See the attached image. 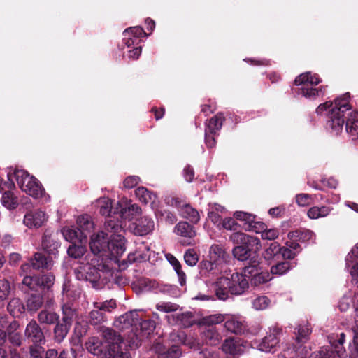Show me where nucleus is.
Instances as JSON below:
<instances>
[{"mask_svg": "<svg viewBox=\"0 0 358 358\" xmlns=\"http://www.w3.org/2000/svg\"><path fill=\"white\" fill-rule=\"evenodd\" d=\"M179 305L171 302L161 301L156 305V309L161 312L171 313L179 308Z\"/></svg>", "mask_w": 358, "mask_h": 358, "instance_id": "nucleus-56", "label": "nucleus"}, {"mask_svg": "<svg viewBox=\"0 0 358 358\" xmlns=\"http://www.w3.org/2000/svg\"><path fill=\"white\" fill-rule=\"evenodd\" d=\"M155 228L153 220L148 216H143L129 225L130 231L137 236H145L150 234Z\"/></svg>", "mask_w": 358, "mask_h": 358, "instance_id": "nucleus-11", "label": "nucleus"}, {"mask_svg": "<svg viewBox=\"0 0 358 358\" xmlns=\"http://www.w3.org/2000/svg\"><path fill=\"white\" fill-rule=\"evenodd\" d=\"M153 350L157 353V358H179L182 353L180 347L176 345H173L166 350L159 343L153 345Z\"/></svg>", "mask_w": 358, "mask_h": 358, "instance_id": "nucleus-16", "label": "nucleus"}, {"mask_svg": "<svg viewBox=\"0 0 358 358\" xmlns=\"http://www.w3.org/2000/svg\"><path fill=\"white\" fill-rule=\"evenodd\" d=\"M261 248L260 238L248 234V286L250 282L252 287H259L272 279L269 272L262 265Z\"/></svg>", "mask_w": 358, "mask_h": 358, "instance_id": "nucleus-3", "label": "nucleus"}, {"mask_svg": "<svg viewBox=\"0 0 358 358\" xmlns=\"http://www.w3.org/2000/svg\"><path fill=\"white\" fill-rule=\"evenodd\" d=\"M139 325L143 336H148L155 330L156 323L152 319H145L139 323Z\"/></svg>", "mask_w": 358, "mask_h": 358, "instance_id": "nucleus-52", "label": "nucleus"}, {"mask_svg": "<svg viewBox=\"0 0 358 358\" xmlns=\"http://www.w3.org/2000/svg\"><path fill=\"white\" fill-rule=\"evenodd\" d=\"M99 213L103 216H106L108 219L117 220L119 219V208L114 209L112 206V200L107 199L104 201V203L100 206Z\"/></svg>", "mask_w": 358, "mask_h": 358, "instance_id": "nucleus-26", "label": "nucleus"}, {"mask_svg": "<svg viewBox=\"0 0 358 358\" xmlns=\"http://www.w3.org/2000/svg\"><path fill=\"white\" fill-rule=\"evenodd\" d=\"M61 310L62 318L60 320L72 326L73 320L78 315L77 310L69 303H63L61 306Z\"/></svg>", "mask_w": 358, "mask_h": 358, "instance_id": "nucleus-29", "label": "nucleus"}, {"mask_svg": "<svg viewBox=\"0 0 358 358\" xmlns=\"http://www.w3.org/2000/svg\"><path fill=\"white\" fill-rule=\"evenodd\" d=\"M332 208L322 206H313L310 208L308 212L307 215L310 219H318L327 216L331 211Z\"/></svg>", "mask_w": 358, "mask_h": 358, "instance_id": "nucleus-43", "label": "nucleus"}, {"mask_svg": "<svg viewBox=\"0 0 358 358\" xmlns=\"http://www.w3.org/2000/svg\"><path fill=\"white\" fill-rule=\"evenodd\" d=\"M225 117L222 113H218L205 122V131L210 134H219Z\"/></svg>", "mask_w": 358, "mask_h": 358, "instance_id": "nucleus-19", "label": "nucleus"}, {"mask_svg": "<svg viewBox=\"0 0 358 358\" xmlns=\"http://www.w3.org/2000/svg\"><path fill=\"white\" fill-rule=\"evenodd\" d=\"M19 322L16 320L10 321L6 316L0 317V330L7 334L14 328H19Z\"/></svg>", "mask_w": 358, "mask_h": 358, "instance_id": "nucleus-51", "label": "nucleus"}, {"mask_svg": "<svg viewBox=\"0 0 358 358\" xmlns=\"http://www.w3.org/2000/svg\"><path fill=\"white\" fill-rule=\"evenodd\" d=\"M22 191L26 192L27 194L35 199H38L42 196L44 192V189L41 183L34 178L31 182L27 185V186H24Z\"/></svg>", "mask_w": 358, "mask_h": 358, "instance_id": "nucleus-25", "label": "nucleus"}, {"mask_svg": "<svg viewBox=\"0 0 358 358\" xmlns=\"http://www.w3.org/2000/svg\"><path fill=\"white\" fill-rule=\"evenodd\" d=\"M292 268L291 263L288 261L279 262L271 267L270 275H282Z\"/></svg>", "mask_w": 358, "mask_h": 358, "instance_id": "nucleus-46", "label": "nucleus"}, {"mask_svg": "<svg viewBox=\"0 0 358 358\" xmlns=\"http://www.w3.org/2000/svg\"><path fill=\"white\" fill-rule=\"evenodd\" d=\"M55 275L46 273L38 275H26L22 280V286L27 287L32 292L26 296V309L30 313L38 311L44 303L45 290H50L55 283Z\"/></svg>", "mask_w": 358, "mask_h": 358, "instance_id": "nucleus-2", "label": "nucleus"}, {"mask_svg": "<svg viewBox=\"0 0 358 358\" xmlns=\"http://www.w3.org/2000/svg\"><path fill=\"white\" fill-rule=\"evenodd\" d=\"M77 228L83 235L86 236L87 240L88 234L94 228V222L89 215L85 214L80 215L76 220Z\"/></svg>", "mask_w": 358, "mask_h": 358, "instance_id": "nucleus-23", "label": "nucleus"}, {"mask_svg": "<svg viewBox=\"0 0 358 358\" xmlns=\"http://www.w3.org/2000/svg\"><path fill=\"white\" fill-rule=\"evenodd\" d=\"M124 231L122 220L108 219L105 221L104 231L91 237L90 247L94 255H121L125 250L124 247Z\"/></svg>", "mask_w": 358, "mask_h": 358, "instance_id": "nucleus-1", "label": "nucleus"}, {"mask_svg": "<svg viewBox=\"0 0 358 358\" xmlns=\"http://www.w3.org/2000/svg\"><path fill=\"white\" fill-rule=\"evenodd\" d=\"M270 303L269 299L266 296H260L257 297L252 301V307L257 310L266 308Z\"/></svg>", "mask_w": 358, "mask_h": 358, "instance_id": "nucleus-58", "label": "nucleus"}, {"mask_svg": "<svg viewBox=\"0 0 358 358\" xmlns=\"http://www.w3.org/2000/svg\"><path fill=\"white\" fill-rule=\"evenodd\" d=\"M205 341L210 345H216L220 343V335L214 326L208 325L203 331Z\"/></svg>", "mask_w": 358, "mask_h": 358, "instance_id": "nucleus-36", "label": "nucleus"}, {"mask_svg": "<svg viewBox=\"0 0 358 358\" xmlns=\"http://www.w3.org/2000/svg\"><path fill=\"white\" fill-rule=\"evenodd\" d=\"M175 231L178 235L187 238L182 243L183 245H191L196 234L194 227L185 221L178 222L175 227Z\"/></svg>", "mask_w": 358, "mask_h": 358, "instance_id": "nucleus-13", "label": "nucleus"}, {"mask_svg": "<svg viewBox=\"0 0 358 358\" xmlns=\"http://www.w3.org/2000/svg\"><path fill=\"white\" fill-rule=\"evenodd\" d=\"M317 74H312L311 72H306L298 76L294 80L296 85H305L310 84L311 85H317L321 82Z\"/></svg>", "mask_w": 358, "mask_h": 358, "instance_id": "nucleus-27", "label": "nucleus"}, {"mask_svg": "<svg viewBox=\"0 0 358 358\" xmlns=\"http://www.w3.org/2000/svg\"><path fill=\"white\" fill-rule=\"evenodd\" d=\"M172 338L174 340L176 337L178 338V341L185 345H187L189 348L197 350L199 349V343L194 340L192 338H188L184 332L171 334Z\"/></svg>", "mask_w": 358, "mask_h": 358, "instance_id": "nucleus-48", "label": "nucleus"}, {"mask_svg": "<svg viewBox=\"0 0 358 358\" xmlns=\"http://www.w3.org/2000/svg\"><path fill=\"white\" fill-rule=\"evenodd\" d=\"M230 240L237 245H246V234L241 231L234 232L230 236Z\"/></svg>", "mask_w": 358, "mask_h": 358, "instance_id": "nucleus-64", "label": "nucleus"}, {"mask_svg": "<svg viewBox=\"0 0 358 358\" xmlns=\"http://www.w3.org/2000/svg\"><path fill=\"white\" fill-rule=\"evenodd\" d=\"M246 266L242 268L241 273L232 274L231 278L220 277L211 284L217 299L226 301L230 295H240L246 288Z\"/></svg>", "mask_w": 358, "mask_h": 358, "instance_id": "nucleus-5", "label": "nucleus"}, {"mask_svg": "<svg viewBox=\"0 0 358 358\" xmlns=\"http://www.w3.org/2000/svg\"><path fill=\"white\" fill-rule=\"evenodd\" d=\"M52 265V257H47L41 252H36L28 263L21 266L20 269L24 273H28L31 268L37 271H49Z\"/></svg>", "mask_w": 358, "mask_h": 358, "instance_id": "nucleus-8", "label": "nucleus"}, {"mask_svg": "<svg viewBox=\"0 0 358 358\" xmlns=\"http://www.w3.org/2000/svg\"><path fill=\"white\" fill-rule=\"evenodd\" d=\"M45 214L38 210H31L26 213L24 217V224L29 228H38L45 221Z\"/></svg>", "mask_w": 358, "mask_h": 358, "instance_id": "nucleus-14", "label": "nucleus"}, {"mask_svg": "<svg viewBox=\"0 0 358 358\" xmlns=\"http://www.w3.org/2000/svg\"><path fill=\"white\" fill-rule=\"evenodd\" d=\"M222 350L232 355H243L245 351L244 341L239 338L226 339L222 345Z\"/></svg>", "mask_w": 358, "mask_h": 358, "instance_id": "nucleus-15", "label": "nucleus"}, {"mask_svg": "<svg viewBox=\"0 0 358 358\" xmlns=\"http://www.w3.org/2000/svg\"><path fill=\"white\" fill-rule=\"evenodd\" d=\"M281 250L282 247L280 245L278 242L273 241L265 249L263 253L264 258L266 260L279 259Z\"/></svg>", "mask_w": 358, "mask_h": 358, "instance_id": "nucleus-38", "label": "nucleus"}, {"mask_svg": "<svg viewBox=\"0 0 358 358\" xmlns=\"http://www.w3.org/2000/svg\"><path fill=\"white\" fill-rule=\"evenodd\" d=\"M350 93H345L342 97L337 98L334 101V106L328 111L329 120L327 122V128L337 135L342 131L345 122V113L351 112L349 104Z\"/></svg>", "mask_w": 358, "mask_h": 358, "instance_id": "nucleus-6", "label": "nucleus"}, {"mask_svg": "<svg viewBox=\"0 0 358 358\" xmlns=\"http://www.w3.org/2000/svg\"><path fill=\"white\" fill-rule=\"evenodd\" d=\"M86 348L90 353L94 355H99L103 352V344L99 338L96 337H92L89 339L86 343Z\"/></svg>", "mask_w": 358, "mask_h": 358, "instance_id": "nucleus-45", "label": "nucleus"}, {"mask_svg": "<svg viewBox=\"0 0 358 358\" xmlns=\"http://www.w3.org/2000/svg\"><path fill=\"white\" fill-rule=\"evenodd\" d=\"M13 177L15 178L17 183L21 190L24 186L29 185V182L35 178L24 170L15 169L13 171Z\"/></svg>", "mask_w": 358, "mask_h": 358, "instance_id": "nucleus-33", "label": "nucleus"}, {"mask_svg": "<svg viewBox=\"0 0 358 358\" xmlns=\"http://www.w3.org/2000/svg\"><path fill=\"white\" fill-rule=\"evenodd\" d=\"M18 328L11 329L7 334V338L13 346L20 347L22 345V337L20 333L17 331Z\"/></svg>", "mask_w": 358, "mask_h": 358, "instance_id": "nucleus-55", "label": "nucleus"}, {"mask_svg": "<svg viewBox=\"0 0 358 358\" xmlns=\"http://www.w3.org/2000/svg\"><path fill=\"white\" fill-rule=\"evenodd\" d=\"M110 267L103 259H92L90 262L82 264L75 270L78 280L90 283L95 289H101L106 283V275L110 273Z\"/></svg>", "mask_w": 358, "mask_h": 358, "instance_id": "nucleus-4", "label": "nucleus"}, {"mask_svg": "<svg viewBox=\"0 0 358 358\" xmlns=\"http://www.w3.org/2000/svg\"><path fill=\"white\" fill-rule=\"evenodd\" d=\"M345 334L341 333L340 335L331 334L328 337L331 347H333L336 351L342 352L343 344L345 342Z\"/></svg>", "mask_w": 358, "mask_h": 358, "instance_id": "nucleus-49", "label": "nucleus"}, {"mask_svg": "<svg viewBox=\"0 0 358 358\" xmlns=\"http://www.w3.org/2000/svg\"><path fill=\"white\" fill-rule=\"evenodd\" d=\"M222 229L226 230L234 231V232L245 229V226L236 219L232 217H225L223 219Z\"/></svg>", "mask_w": 358, "mask_h": 358, "instance_id": "nucleus-47", "label": "nucleus"}, {"mask_svg": "<svg viewBox=\"0 0 358 358\" xmlns=\"http://www.w3.org/2000/svg\"><path fill=\"white\" fill-rule=\"evenodd\" d=\"M106 320L105 314L99 308L92 310L89 313L88 321L92 325H98Z\"/></svg>", "mask_w": 358, "mask_h": 358, "instance_id": "nucleus-50", "label": "nucleus"}, {"mask_svg": "<svg viewBox=\"0 0 358 358\" xmlns=\"http://www.w3.org/2000/svg\"><path fill=\"white\" fill-rule=\"evenodd\" d=\"M215 262L213 260H202L199 263V273L202 278H209L210 274L214 275L215 269Z\"/></svg>", "mask_w": 358, "mask_h": 358, "instance_id": "nucleus-44", "label": "nucleus"}, {"mask_svg": "<svg viewBox=\"0 0 358 358\" xmlns=\"http://www.w3.org/2000/svg\"><path fill=\"white\" fill-rule=\"evenodd\" d=\"M141 212V209L137 204H129L124 208L120 206L119 217L124 220H131L134 215L140 214Z\"/></svg>", "mask_w": 358, "mask_h": 358, "instance_id": "nucleus-37", "label": "nucleus"}, {"mask_svg": "<svg viewBox=\"0 0 358 358\" xmlns=\"http://www.w3.org/2000/svg\"><path fill=\"white\" fill-rule=\"evenodd\" d=\"M64 238L71 243H87L86 236L80 234L77 227H64L62 229Z\"/></svg>", "mask_w": 358, "mask_h": 358, "instance_id": "nucleus-21", "label": "nucleus"}, {"mask_svg": "<svg viewBox=\"0 0 358 358\" xmlns=\"http://www.w3.org/2000/svg\"><path fill=\"white\" fill-rule=\"evenodd\" d=\"M317 358H338L341 357V352L336 351L335 349L322 348L319 354L317 355Z\"/></svg>", "mask_w": 358, "mask_h": 358, "instance_id": "nucleus-63", "label": "nucleus"}, {"mask_svg": "<svg viewBox=\"0 0 358 358\" xmlns=\"http://www.w3.org/2000/svg\"><path fill=\"white\" fill-rule=\"evenodd\" d=\"M59 317L56 312L43 310L38 313L37 319L40 324L52 325L58 321Z\"/></svg>", "mask_w": 358, "mask_h": 358, "instance_id": "nucleus-32", "label": "nucleus"}, {"mask_svg": "<svg viewBox=\"0 0 358 358\" xmlns=\"http://www.w3.org/2000/svg\"><path fill=\"white\" fill-rule=\"evenodd\" d=\"M232 253L234 257L238 261H246V245H241L235 246L232 250Z\"/></svg>", "mask_w": 358, "mask_h": 358, "instance_id": "nucleus-62", "label": "nucleus"}, {"mask_svg": "<svg viewBox=\"0 0 358 358\" xmlns=\"http://www.w3.org/2000/svg\"><path fill=\"white\" fill-rule=\"evenodd\" d=\"M180 215L193 224H197L200 220V215L198 210L189 203L183 207L181 210Z\"/></svg>", "mask_w": 358, "mask_h": 358, "instance_id": "nucleus-42", "label": "nucleus"}, {"mask_svg": "<svg viewBox=\"0 0 358 358\" xmlns=\"http://www.w3.org/2000/svg\"><path fill=\"white\" fill-rule=\"evenodd\" d=\"M256 215L248 213V231L263 234L267 227L263 222L256 220Z\"/></svg>", "mask_w": 358, "mask_h": 358, "instance_id": "nucleus-34", "label": "nucleus"}, {"mask_svg": "<svg viewBox=\"0 0 358 358\" xmlns=\"http://www.w3.org/2000/svg\"><path fill=\"white\" fill-rule=\"evenodd\" d=\"M313 233L309 230H296L290 231L288 234V237L290 239L299 240V241H306L312 238Z\"/></svg>", "mask_w": 358, "mask_h": 358, "instance_id": "nucleus-53", "label": "nucleus"}, {"mask_svg": "<svg viewBox=\"0 0 358 358\" xmlns=\"http://www.w3.org/2000/svg\"><path fill=\"white\" fill-rule=\"evenodd\" d=\"M225 329L231 333L236 334H241L244 332V325L238 320L234 317H229L224 322Z\"/></svg>", "mask_w": 358, "mask_h": 358, "instance_id": "nucleus-41", "label": "nucleus"}, {"mask_svg": "<svg viewBox=\"0 0 358 358\" xmlns=\"http://www.w3.org/2000/svg\"><path fill=\"white\" fill-rule=\"evenodd\" d=\"M60 243L51 234H44L42 239V248L49 255L48 257H56L59 252Z\"/></svg>", "mask_w": 358, "mask_h": 358, "instance_id": "nucleus-20", "label": "nucleus"}, {"mask_svg": "<svg viewBox=\"0 0 358 358\" xmlns=\"http://www.w3.org/2000/svg\"><path fill=\"white\" fill-rule=\"evenodd\" d=\"M45 358H71V353L63 350L58 354L55 349H49L45 352Z\"/></svg>", "mask_w": 358, "mask_h": 358, "instance_id": "nucleus-59", "label": "nucleus"}, {"mask_svg": "<svg viewBox=\"0 0 358 358\" xmlns=\"http://www.w3.org/2000/svg\"><path fill=\"white\" fill-rule=\"evenodd\" d=\"M135 193L138 200L145 204H153L157 199V195L144 187H138Z\"/></svg>", "mask_w": 358, "mask_h": 358, "instance_id": "nucleus-28", "label": "nucleus"}, {"mask_svg": "<svg viewBox=\"0 0 358 358\" xmlns=\"http://www.w3.org/2000/svg\"><path fill=\"white\" fill-rule=\"evenodd\" d=\"M86 243H71L67 250L69 256L74 259L82 257L87 252Z\"/></svg>", "mask_w": 358, "mask_h": 358, "instance_id": "nucleus-39", "label": "nucleus"}, {"mask_svg": "<svg viewBox=\"0 0 358 358\" xmlns=\"http://www.w3.org/2000/svg\"><path fill=\"white\" fill-rule=\"evenodd\" d=\"M138 315L136 312H128L119 317L115 322V325L121 329H129L134 325H136L138 322Z\"/></svg>", "mask_w": 358, "mask_h": 358, "instance_id": "nucleus-24", "label": "nucleus"}, {"mask_svg": "<svg viewBox=\"0 0 358 358\" xmlns=\"http://www.w3.org/2000/svg\"><path fill=\"white\" fill-rule=\"evenodd\" d=\"M210 257L213 262H226L229 255L224 249L220 245L214 244L210 248Z\"/></svg>", "mask_w": 358, "mask_h": 358, "instance_id": "nucleus-40", "label": "nucleus"}, {"mask_svg": "<svg viewBox=\"0 0 358 358\" xmlns=\"http://www.w3.org/2000/svg\"><path fill=\"white\" fill-rule=\"evenodd\" d=\"M52 329V338L55 342L57 343H62L67 336L71 326L59 318L58 321L54 324Z\"/></svg>", "mask_w": 358, "mask_h": 358, "instance_id": "nucleus-18", "label": "nucleus"}, {"mask_svg": "<svg viewBox=\"0 0 358 358\" xmlns=\"http://www.w3.org/2000/svg\"><path fill=\"white\" fill-rule=\"evenodd\" d=\"M297 94H301L303 96L314 99L317 96H318V90H317V88L313 87H306L305 86L298 88L297 90Z\"/></svg>", "mask_w": 358, "mask_h": 358, "instance_id": "nucleus-57", "label": "nucleus"}, {"mask_svg": "<svg viewBox=\"0 0 358 358\" xmlns=\"http://www.w3.org/2000/svg\"><path fill=\"white\" fill-rule=\"evenodd\" d=\"M156 286V280L143 278L136 282L134 289L137 293H143L153 292Z\"/></svg>", "mask_w": 358, "mask_h": 358, "instance_id": "nucleus-31", "label": "nucleus"}, {"mask_svg": "<svg viewBox=\"0 0 358 358\" xmlns=\"http://www.w3.org/2000/svg\"><path fill=\"white\" fill-rule=\"evenodd\" d=\"M1 201L2 205L8 210H14L19 205L17 196L10 190H5L3 192Z\"/></svg>", "mask_w": 358, "mask_h": 358, "instance_id": "nucleus-30", "label": "nucleus"}, {"mask_svg": "<svg viewBox=\"0 0 358 358\" xmlns=\"http://www.w3.org/2000/svg\"><path fill=\"white\" fill-rule=\"evenodd\" d=\"M26 306L20 298L11 299L7 305V310L14 318H20L26 310Z\"/></svg>", "mask_w": 358, "mask_h": 358, "instance_id": "nucleus-22", "label": "nucleus"}, {"mask_svg": "<svg viewBox=\"0 0 358 358\" xmlns=\"http://www.w3.org/2000/svg\"><path fill=\"white\" fill-rule=\"evenodd\" d=\"M101 336L107 351L106 358H131L127 351H123L125 346L123 336L117 331L108 327L101 329Z\"/></svg>", "mask_w": 358, "mask_h": 358, "instance_id": "nucleus-7", "label": "nucleus"}, {"mask_svg": "<svg viewBox=\"0 0 358 358\" xmlns=\"http://www.w3.org/2000/svg\"><path fill=\"white\" fill-rule=\"evenodd\" d=\"M280 331L274 330L264 337L261 342L251 341V347L257 348L263 352H274L279 344L280 338L278 334Z\"/></svg>", "mask_w": 358, "mask_h": 358, "instance_id": "nucleus-10", "label": "nucleus"}, {"mask_svg": "<svg viewBox=\"0 0 358 358\" xmlns=\"http://www.w3.org/2000/svg\"><path fill=\"white\" fill-rule=\"evenodd\" d=\"M173 321L185 328L192 327L194 324V315L192 312L187 311L177 315H172Z\"/></svg>", "mask_w": 358, "mask_h": 358, "instance_id": "nucleus-35", "label": "nucleus"}, {"mask_svg": "<svg viewBox=\"0 0 358 358\" xmlns=\"http://www.w3.org/2000/svg\"><path fill=\"white\" fill-rule=\"evenodd\" d=\"M24 338L29 343L44 344L45 338L39 324L34 319L31 320L26 326Z\"/></svg>", "mask_w": 358, "mask_h": 358, "instance_id": "nucleus-9", "label": "nucleus"}, {"mask_svg": "<svg viewBox=\"0 0 358 358\" xmlns=\"http://www.w3.org/2000/svg\"><path fill=\"white\" fill-rule=\"evenodd\" d=\"M199 254L194 248H189L184 254V260L189 266H194L199 262Z\"/></svg>", "mask_w": 358, "mask_h": 358, "instance_id": "nucleus-54", "label": "nucleus"}, {"mask_svg": "<svg viewBox=\"0 0 358 358\" xmlns=\"http://www.w3.org/2000/svg\"><path fill=\"white\" fill-rule=\"evenodd\" d=\"M311 332L312 330L308 323L299 324L298 327L295 328L294 333L296 334V338L295 343L293 344L294 350L303 354L304 349L302 347L303 344L308 341Z\"/></svg>", "mask_w": 358, "mask_h": 358, "instance_id": "nucleus-12", "label": "nucleus"}, {"mask_svg": "<svg viewBox=\"0 0 358 358\" xmlns=\"http://www.w3.org/2000/svg\"><path fill=\"white\" fill-rule=\"evenodd\" d=\"M345 117V130L352 136V140H358V112L351 111Z\"/></svg>", "mask_w": 358, "mask_h": 358, "instance_id": "nucleus-17", "label": "nucleus"}, {"mask_svg": "<svg viewBox=\"0 0 358 358\" xmlns=\"http://www.w3.org/2000/svg\"><path fill=\"white\" fill-rule=\"evenodd\" d=\"M123 34L124 36H127V35H128V36H133L134 38H137L138 39H140V38L141 36H147V34L145 32V31L143 30V29L141 27H138V26L129 27V28L127 29L124 31Z\"/></svg>", "mask_w": 358, "mask_h": 358, "instance_id": "nucleus-60", "label": "nucleus"}, {"mask_svg": "<svg viewBox=\"0 0 358 358\" xmlns=\"http://www.w3.org/2000/svg\"><path fill=\"white\" fill-rule=\"evenodd\" d=\"M42 344H31L29 346L30 358H43L45 348Z\"/></svg>", "mask_w": 358, "mask_h": 358, "instance_id": "nucleus-61", "label": "nucleus"}]
</instances>
